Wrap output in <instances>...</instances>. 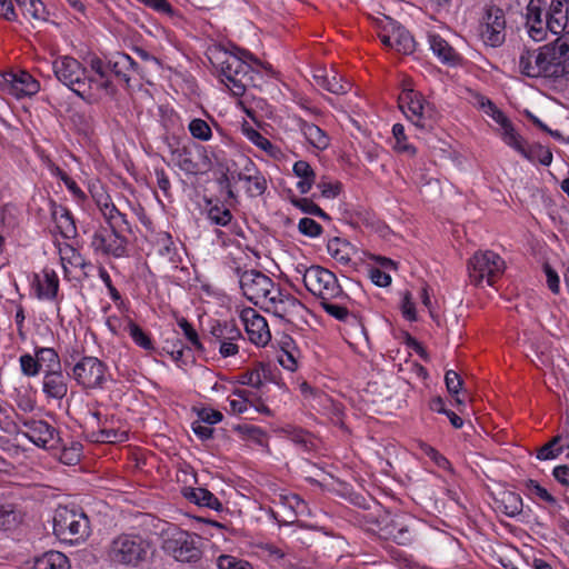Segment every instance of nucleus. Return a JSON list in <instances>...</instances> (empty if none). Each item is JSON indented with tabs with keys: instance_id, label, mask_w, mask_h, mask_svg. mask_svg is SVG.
Instances as JSON below:
<instances>
[{
	"instance_id": "nucleus-1",
	"label": "nucleus",
	"mask_w": 569,
	"mask_h": 569,
	"mask_svg": "<svg viewBox=\"0 0 569 569\" xmlns=\"http://www.w3.org/2000/svg\"><path fill=\"white\" fill-rule=\"evenodd\" d=\"M520 72L529 78L558 81L569 74V32H565L537 50H523L519 58Z\"/></svg>"
},
{
	"instance_id": "nucleus-2",
	"label": "nucleus",
	"mask_w": 569,
	"mask_h": 569,
	"mask_svg": "<svg viewBox=\"0 0 569 569\" xmlns=\"http://www.w3.org/2000/svg\"><path fill=\"white\" fill-rule=\"evenodd\" d=\"M151 548V541L141 535L120 533L110 541L107 556L117 566L141 568L149 561Z\"/></svg>"
},
{
	"instance_id": "nucleus-3",
	"label": "nucleus",
	"mask_w": 569,
	"mask_h": 569,
	"mask_svg": "<svg viewBox=\"0 0 569 569\" xmlns=\"http://www.w3.org/2000/svg\"><path fill=\"white\" fill-rule=\"evenodd\" d=\"M90 520L81 509L59 506L54 510L53 533L61 542L78 545L90 536Z\"/></svg>"
},
{
	"instance_id": "nucleus-4",
	"label": "nucleus",
	"mask_w": 569,
	"mask_h": 569,
	"mask_svg": "<svg viewBox=\"0 0 569 569\" xmlns=\"http://www.w3.org/2000/svg\"><path fill=\"white\" fill-rule=\"evenodd\" d=\"M306 289L321 301L349 300L333 272L320 267L311 266L302 274Z\"/></svg>"
},
{
	"instance_id": "nucleus-5",
	"label": "nucleus",
	"mask_w": 569,
	"mask_h": 569,
	"mask_svg": "<svg viewBox=\"0 0 569 569\" xmlns=\"http://www.w3.org/2000/svg\"><path fill=\"white\" fill-rule=\"evenodd\" d=\"M202 539L196 533L174 529L162 540L161 549L176 561L197 563L202 558Z\"/></svg>"
},
{
	"instance_id": "nucleus-6",
	"label": "nucleus",
	"mask_w": 569,
	"mask_h": 569,
	"mask_svg": "<svg viewBox=\"0 0 569 569\" xmlns=\"http://www.w3.org/2000/svg\"><path fill=\"white\" fill-rule=\"evenodd\" d=\"M52 68L60 82L81 99H86L91 89L90 83L94 82V79L87 76V69L77 59L63 56L53 62Z\"/></svg>"
},
{
	"instance_id": "nucleus-7",
	"label": "nucleus",
	"mask_w": 569,
	"mask_h": 569,
	"mask_svg": "<svg viewBox=\"0 0 569 569\" xmlns=\"http://www.w3.org/2000/svg\"><path fill=\"white\" fill-rule=\"evenodd\" d=\"M398 102L399 108L418 129L429 131L433 128V110L421 93L413 89H403Z\"/></svg>"
},
{
	"instance_id": "nucleus-8",
	"label": "nucleus",
	"mask_w": 569,
	"mask_h": 569,
	"mask_svg": "<svg viewBox=\"0 0 569 569\" xmlns=\"http://www.w3.org/2000/svg\"><path fill=\"white\" fill-rule=\"evenodd\" d=\"M398 102L399 108L418 129L429 131L433 128V110L421 93L413 89H403Z\"/></svg>"
},
{
	"instance_id": "nucleus-9",
	"label": "nucleus",
	"mask_w": 569,
	"mask_h": 569,
	"mask_svg": "<svg viewBox=\"0 0 569 569\" xmlns=\"http://www.w3.org/2000/svg\"><path fill=\"white\" fill-rule=\"evenodd\" d=\"M398 102L399 108L418 129L429 131L433 128V110L421 93L413 89H403Z\"/></svg>"
},
{
	"instance_id": "nucleus-10",
	"label": "nucleus",
	"mask_w": 569,
	"mask_h": 569,
	"mask_svg": "<svg viewBox=\"0 0 569 569\" xmlns=\"http://www.w3.org/2000/svg\"><path fill=\"white\" fill-rule=\"evenodd\" d=\"M469 277L471 281L479 286L483 279H487L489 286L496 282V279L505 270V261L501 257L491 251H479L470 258L468 263Z\"/></svg>"
},
{
	"instance_id": "nucleus-11",
	"label": "nucleus",
	"mask_w": 569,
	"mask_h": 569,
	"mask_svg": "<svg viewBox=\"0 0 569 569\" xmlns=\"http://www.w3.org/2000/svg\"><path fill=\"white\" fill-rule=\"evenodd\" d=\"M240 287L246 298L256 306H264L278 286L258 270H246L240 274Z\"/></svg>"
},
{
	"instance_id": "nucleus-12",
	"label": "nucleus",
	"mask_w": 569,
	"mask_h": 569,
	"mask_svg": "<svg viewBox=\"0 0 569 569\" xmlns=\"http://www.w3.org/2000/svg\"><path fill=\"white\" fill-rule=\"evenodd\" d=\"M107 366L96 357H82L71 367L70 377L83 389L102 388Z\"/></svg>"
},
{
	"instance_id": "nucleus-13",
	"label": "nucleus",
	"mask_w": 569,
	"mask_h": 569,
	"mask_svg": "<svg viewBox=\"0 0 569 569\" xmlns=\"http://www.w3.org/2000/svg\"><path fill=\"white\" fill-rule=\"evenodd\" d=\"M129 240L122 233H112L107 227H99L91 237L90 247L94 253L113 258L129 257Z\"/></svg>"
},
{
	"instance_id": "nucleus-14",
	"label": "nucleus",
	"mask_w": 569,
	"mask_h": 569,
	"mask_svg": "<svg viewBox=\"0 0 569 569\" xmlns=\"http://www.w3.org/2000/svg\"><path fill=\"white\" fill-rule=\"evenodd\" d=\"M17 433L47 450L56 449L60 443L58 431L44 420L23 419L20 421Z\"/></svg>"
},
{
	"instance_id": "nucleus-15",
	"label": "nucleus",
	"mask_w": 569,
	"mask_h": 569,
	"mask_svg": "<svg viewBox=\"0 0 569 569\" xmlns=\"http://www.w3.org/2000/svg\"><path fill=\"white\" fill-rule=\"evenodd\" d=\"M479 34L486 46L496 48L503 43L506 38V18L501 8L491 6L486 10L479 28Z\"/></svg>"
},
{
	"instance_id": "nucleus-16",
	"label": "nucleus",
	"mask_w": 569,
	"mask_h": 569,
	"mask_svg": "<svg viewBox=\"0 0 569 569\" xmlns=\"http://www.w3.org/2000/svg\"><path fill=\"white\" fill-rule=\"evenodd\" d=\"M383 526L379 527V535L385 539L393 540L400 546H408L413 541L416 521L407 515H395L382 520Z\"/></svg>"
},
{
	"instance_id": "nucleus-17",
	"label": "nucleus",
	"mask_w": 569,
	"mask_h": 569,
	"mask_svg": "<svg viewBox=\"0 0 569 569\" xmlns=\"http://www.w3.org/2000/svg\"><path fill=\"white\" fill-rule=\"evenodd\" d=\"M0 88L17 98H21L36 94L40 89V84L27 71H4L0 72Z\"/></svg>"
},
{
	"instance_id": "nucleus-18",
	"label": "nucleus",
	"mask_w": 569,
	"mask_h": 569,
	"mask_svg": "<svg viewBox=\"0 0 569 569\" xmlns=\"http://www.w3.org/2000/svg\"><path fill=\"white\" fill-rule=\"evenodd\" d=\"M249 340L257 346H266L270 338V331L267 320L257 313L253 309H246L241 313Z\"/></svg>"
},
{
	"instance_id": "nucleus-19",
	"label": "nucleus",
	"mask_w": 569,
	"mask_h": 569,
	"mask_svg": "<svg viewBox=\"0 0 569 569\" xmlns=\"http://www.w3.org/2000/svg\"><path fill=\"white\" fill-rule=\"evenodd\" d=\"M264 306L267 311H272L280 319H287L288 316L297 313L303 308L296 297L283 291L280 287L274 290Z\"/></svg>"
},
{
	"instance_id": "nucleus-20",
	"label": "nucleus",
	"mask_w": 569,
	"mask_h": 569,
	"mask_svg": "<svg viewBox=\"0 0 569 569\" xmlns=\"http://www.w3.org/2000/svg\"><path fill=\"white\" fill-rule=\"evenodd\" d=\"M221 74L224 79H247L253 82L254 74H259V72L254 71L252 66L243 60L242 57L228 56L221 62Z\"/></svg>"
},
{
	"instance_id": "nucleus-21",
	"label": "nucleus",
	"mask_w": 569,
	"mask_h": 569,
	"mask_svg": "<svg viewBox=\"0 0 569 569\" xmlns=\"http://www.w3.org/2000/svg\"><path fill=\"white\" fill-rule=\"evenodd\" d=\"M513 141L515 142H508L507 144L516 149L529 161H538L542 166H550V163L552 162V152L550 151L549 148L543 147L540 143L526 146L518 133L515 136Z\"/></svg>"
},
{
	"instance_id": "nucleus-22",
	"label": "nucleus",
	"mask_w": 569,
	"mask_h": 569,
	"mask_svg": "<svg viewBox=\"0 0 569 569\" xmlns=\"http://www.w3.org/2000/svg\"><path fill=\"white\" fill-rule=\"evenodd\" d=\"M565 2L567 0H551L546 11V27L558 37L566 32L568 23V9Z\"/></svg>"
},
{
	"instance_id": "nucleus-23",
	"label": "nucleus",
	"mask_w": 569,
	"mask_h": 569,
	"mask_svg": "<svg viewBox=\"0 0 569 569\" xmlns=\"http://www.w3.org/2000/svg\"><path fill=\"white\" fill-rule=\"evenodd\" d=\"M313 80L317 86L335 94H346L351 84L336 71L327 72L325 69H318L313 73Z\"/></svg>"
},
{
	"instance_id": "nucleus-24",
	"label": "nucleus",
	"mask_w": 569,
	"mask_h": 569,
	"mask_svg": "<svg viewBox=\"0 0 569 569\" xmlns=\"http://www.w3.org/2000/svg\"><path fill=\"white\" fill-rule=\"evenodd\" d=\"M100 211L108 224V229L111 230L112 233H122L126 232L131 233V224L127 219V216L122 213L112 202L100 203Z\"/></svg>"
},
{
	"instance_id": "nucleus-25",
	"label": "nucleus",
	"mask_w": 569,
	"mask_h": 569,
	"mask_svg": "<svg viewBox=\"0 0 569 569\" xmlns=\"http://www.w3.org/2000/svg\"><path fill=\"white\" fill-rule=\"evenodd\" d=\"M42 390L48 398L62 399L68 392L67 379L62 370L44 372Z\"/></svg>"
},
{
	"instance_id": "nucleus-26",
	"label": "nucleus",
	"mask_w": 569,
	"mask_h": 569,
	"mask_svg": "<svg viewBox=\"0 0 569 569\" xmlns=\"http://www.w3.org/2000/svg\"><path fill=\"white\" fill-rule=\"evenodd\" d=\"M327 250L329 254L339 263L348 266L352 257L357 254V248L347 239L335 237L328 241Z\"/></svg>"
},
{
	"instance_id": "nucleus-27",
	"label": "nucleus",
	"mask_w": 569,
	"mask_h": 569,
	"mask_svg": "<svg viewBox=\"0 0 569 569\" xmlns=\"http://www.w3.org/2000/svg\"><path fill=\"white\" fill-rule=\"evenodd\" d=\"M481 108L485 110V112L491 117L498 124H500L502 132V139L506 143L508 142H515V136L517 132L515 131V128L510 120L505 116V113L497 108V106L489 99L486 101L482 99L481 101Z\"/></svg>"
},
{
	"instance_id": "nucleus-28",
	"label": "nucleus",
	"mask_w": 569,
	"mask_h": 569,
	"mask_svg": "<svg viewBox=\"0 0 569 569\" xmlns=\"http://www.w3.org/2000/svg\"><path fill=\"white\" fill-rule=\"evenodd\" d=\"M51 214L60 229V233L66 239H71L77 234V227L71 212L62 206L51 204Z\"/></svg>"
},
{
	"instance_id": "nucleus-29",
	"label": "nucleus",
	"mask_w": 569,
	"mask_h": 569,
	"mask_svg": "<svg viewBox=\"0 0 569 569\" xmlns=\"http://www.w3.org/2000/svg\"><path fill=\"white\" fill-rule=\"evenodd\" d=\"M429 43L432 52L442 63L448 66L458 64L460 57L456 50L439 34H430Z\"/></svg>"
},
{
	"instance_id": "nucleus-30",
	"label": "nucleus",
	"mask_w": 569,
	"mask_h": 569,
	"mask_svg": "<svg viewBox=\"0 0 569 569\" xmlns=\"http://www.w3.org/2000/svg\"><path fill=\"white\" fill-rule=\"evenodd\" d=\"M183 496L186 499L198 506L208 507L217 511L222 509V503L219 499L206 488H186L183 490Z\"/></svg>"
},
{
	"instance_id": "nucleus-31",
	"label": "nucleus",
	"mask_w": 569,
	"mask_h": 569,
	"mask_svg": "<svg viewBox=\"0 0 569 569\" xmlns=\"http://www.w3.org/2000/svg\"><path fill=\"white\" fill-rule=\"evenodd\" d=\"M299 129L312 147L318 150H325L328 148L329 137L318 126L299 119Z\"/></svg>"
},
{
	"instance_id": "nucleus-32",
	"label": "nucleus",
	"mask_w": 569,
	"mask_h": 569,
	"mask_svg": "<svg viewBox=\"0 0 569 569\" xmlns=\"http://www.w3.org/2000/svg\"><path fill=\"white\" fill-rule=\"evenodd\" d=\"M31 569H70V562L60 551H48L34 559Z\"/></svg>"
},
{
	"instance_id": "nucleus-33",
	"label": "nucleus",
	"mask_w": 569,
	"mask_h": 569,
	"mask_svg": "<svg viewBox=\"0 0 569 569\" xmlns=\"http://www.w3.org/2000/svg\"><path fill=\"white\" fill-rule=\"evenodd\" d=\"M171 148V160L182 171L190 174H197L199 172V166L192 159L191 150L187 147Z\"/></svg>"
},
{
	"instance_id": "nucleus-34",
	"label": "nucleus",
	"mask_w": 569,
	"mask_h": 569,
	"mask_svg": "<svg viewBox=\"0 0 569 569\" xmlns=\"http://www.w3.org/2000/svg\"><path fill=\"white\" fill-rule=\"evenodd\" d=\"M391 40L393 49L403 54H410L415 51L416 42L410 32L401 26H393L391 30Z\"/></svg>"
},
{
	"instance_id": "nucleus-35",
	"label": "nucleus",
	"mask_w": 569,
	"mask_h": 569,
	"mask_svg": "<svg viewBox=\"0 0 569 569\" xmlns=\"http://www.w3.org/2000/svg\"><path fill=\"white\" fill-rule=\"evenodd\" d=\"M497 503L498 508L508 517L513 518L522 512V498L513 491H503Z\"/></svg>"
},
{
	"instance_id": "nucleus-36",
	"label": "nucleus",
	"mask_w": 569,
	"mask_h": 569,
	"mask_svg": "<svg viewBox=\"0 0 569 569\" xmlns=\"http://www.w3.org/2000/svg\"><path fill=\"white\" fill-rule=\"evenodd\" d=\"M36 356L39 361V366L43 372H50L61 369V361L58 352L53 348H37Z\"/></svg>"
},
{
	"instance_id": "nucleus-37",
	"label": "nucleus",
	"mask_w": 569,
	"mask_h": 569,
	"mask_svg": "<svg viewBox=\"0 0 569 569\" xmlns=\"http://www.w3.org/2000/svg\"><path fill=\"white\" fill-rule=\"evenodd\" d=\"M269 373V369L263 363H259L256 368L243 372L239 377V383L261 389L263 381L268 379Z\"/></svg>"
},
{
	"instance_id": "nucleus-38",
	"label": "nucleus",
	"mask_w": 569,
	"mask_h": 569,
	"mask_svg": "<svg viewBox=\"0 0 569 569\" xmlns=\"http://www.w3.org/2000/svg\"><path fill=\"white\" fill-rule=\"evenodd\" d=\"M21 520V513L14 505L0 502V530L14 529Z\"/></svg>"
},
{
	"instance_id": "nucleus-39",
	"label": "nucleus",
	"mask_w": 569,
	"mask_h": 569,
	"mask_svg": "<svg viewBox=\"0 0 569 569\" xmlns=\"http://www.w3.org/2000/svg\"><path fill=\"white\" fill-rule=\"evenodd\" d=\"M546 8L545 0H530L527 6V24H546Z\"/></svg>"
},
{
	"instance_id": "nucleus-40",
	"label": "nucleus",
	"mask_w": 569,
	"mask_h": 569,
	"mask_svg": "<svg viewBox=\"0 0 569 569\" xmlns=\"http://www.w3.org/2000/svg\"><path fill=\"white\" fill-rule=\"evenodd\" d=\"M59 290V279L54 271L46 272L44 280L38 286V297L46 299H54Z\"/></svg>"
},
{
	"instance_id": "nucleus-41",
	"label": "nucleus",
	"mask_w": 569,
	"mask_h": 569,
	"mask_svg": "<svg viewBox=\"0 0 569 569\" xmlns=\"http://www.w3.org/2000/svg\"><path fill=\"white\" fill-rule=\"evenodd\" d=\"M17 4L23 14H28L36 20H46L47 10L41 0H17Z\"/></svg>"
},
{
	"instance_id": "nucleus-42",
	"label": "nucleus",
	"mask_w": 569,
	"mask_h": 569,
	"mask_svg": "<svg viewBox=\"0 0 569 569\" xmlns=\"http://www.w3.org/2000/svg\"><path fill=\"white\" fill-rule=\"evenodd\" d=\"M343 301L345 300H337V302H333V300L321 301L320 305L328 315L339 321H348L350 317L356 319L353 315L349 313L348 308L345 306Z\"/></svg>"
},
{
	"instance_id": "nucleus-43",
	"label": "nucleus",
	"mask_w": 569,
	"mask_h": 569,
	"mask_svg": "<svg viewBox=\"0 0 569 569\" xmlns=\"http://www.w3.org/2000/svg\"><path fill=\"white\" fill-rule=\"evenodd\" d=\"M94 437V441L97 442H121L124 441L128 438V435L126 431H120L114 428H100L97 432H93L92 435Z\"/></svg>"
},
{
	"instance_id": "nucleus-44",
	"label": "nucleus",
	"mask_w": 569,
	"mask_h": 569,
	"mask_svg": "<svg viewBox=\"0 0 569 569\" xmlns=\"http://www.w3.org/2000/svg\"><path fill=\"white\" fill-rule=\"evenodd\" d=\"M208 219L217 226L227 227L231 223L232 213L224 206L214 204L208 209Z\"/></svg>"
},
{
	"instance_id": "nucleus-45",
	"label": "nucleus",
	"mask_w": 569,
	"mask_h": 569,
	"mask_svg": "<svg viewBox=\"0 0 569 569\" xmlns=\"http://www.w3.org/2000/svg\"><path fill=\"white\" fill-rule=\"evenodd\" d=\"M560 441V436L553 437L549 442L538 449L537 458L539 460H550L558 457L563 451Z\"/></svg>"
},
{
	"instance_id": "nucleus-46",
	"label": "nucleus",
	"mask_w": 569,
	"mask_h": 569,
	"mask_svg": "<svg viewBox=\"0 0 569 569\" xmlns=\"http://www.w3.org/2000/svg\"><path fill=\"white\" fill-rule=\"evenodd\" d=\"M392 133L396 139L395 149L398 152H405L413 156L416 153V148L407 142V137L405 134V127L401 123H396L392 127Z\"/></svg>"
},
{
	"instance_id": "nucleus-47",
	"label": "nucleus",
	"mask_w": 569,
	"mask_h": 569,
	"mask_svg": "<svg viewBox=\"0 0 569 569\" xmlns=\"http://www.w3.org/2000/svg\"><path fill=\"white\" fill-rule=\"evenodd\" d=\"M292 203L295 207L299 208L302 212L319 217L323 220H330V217L327 212H325L318 204H316L312 199L309 198H300L293 199Z\"/></svg>"
},
{
	"instance_id": "nucleus-48",
	"label": "nucleus",
	"mask_w": 569,
	"mask_h": 569,
	"mask_svg": "<svg viewBox=\"0 0 569 569\" xmlns=\"http://www.w3.org/2000/svg\"><path fill=\"white\" fill-rule=\"evenodd\" d=\"M127 330H128L130 337L132 338V340L139 347H141L146 350H150L153 348L150 337L136 322L129 321L127 325Z\"/></svg>"
},
{
	"instance_id": "nucleus-49",
	"label": "nucleus",
	"mask_w": 569,
	"mask_h": 569,
	"mask_svg": "<svg viewBox=\"0 0 569 569\" xmlns=\"http://www.w3.org/2000/svg\"><path fill=\"white\" fill-rule=\"evenodd\" d=\"M189 131L193 138L201 141H208L212 136L211 128L208 122L199 118L190 121Z\"/></svg>"
},
{
	"instance_id": "nucleus-50",
	"label": "nucleus",
	"mask_w": 569,
	"mask_h": 569,
	"mask_svg": "<svg viewBox=\"0 0 569 569\" xmlns=\"http://www.w3.org/2000/svg\"><path fill=\"white\" fill-rule=\"evenodd\" d=\"M525 488L529 492L539 497L545 502H547L551 506H557V503H558L557 499L550 492H548V490L546 488L541 487L536 480H532V479L526 480Z\"/></svg>"
},
{
	"instance_id": "nucleus-51",
	"label": "nucleus",
	"mask_w": 569,
	"mask_h": 569,
	"mask_svg": "<svg viewBox=\"0 0 569 569\" xmlns=\"http://www.w3.org/2000/svg\"><path fill=\"white\" fill-rule=\"evenodd\" d=\"M267 189L266 178L258 171H254L251 179H248L247 193L249 197H259Z\"/></svg>"
},
{
	"instance_id": "nucleus-52",
	"label": "nucleus",
	"mask_w": 569,
	"mask_h": 569,
	"mask_svg": "<svg viewBox=\"0 0 569 569\" xmlns=\"http://www.w3.org/2000/svg\"><path fill=\"white\" fill-rule=\"evenodd\" d=\"M19 361H20L21 371L27 377H34L41 371V368L39 366V361H38V358L36 355L33 357L29 353H24L20 357Z\"/></svg>"
},
{
	"instance_id": "nucleus-53",
	"label": "nucleus",
	"mask_w": 569,
	"mask_h": 569,
	"mask_svg": "<svg viewBox=\"0 0 569 569\" xmlns=\"http://www.w3.org/2000/svg\"><path fill=\"white\" fill-rule=\"evenodd\" d=\"M178 326L183 331V335L188 339V341L199 351L203 350V345L201 343L197 331L193 329L192 325L184 318L178 320Z\"/></svg>"
},
{
	"instance_id": "nucleus-54",
	"label": "nucleus",
	"mask_w": 569,
	"mask_h": 569,
	"mask_svg": "<svg viewBox=\"0 0 569 569\" xmlns=\"http://www.w3.org/2000/svg\"><path fill=\"white\" fill-rule=\"evenodd\" d=\"M217 565L219 569H252L248 561L228 555L220 556Z\"/></svg>"
},
{
	"instance_id": "nucleus-55",
	"label": "nucleus",
	"mask_w": 569,
	"mask_h": 569,
	"mask_svg": "<svg viewBox=\"0 0 569 569\" xmlns=\"http://www.w3.org/2000/svg\"><path fill=\"white\" fill-rule=\"evenodd\" d=\"M445 383L448 392L456 397L462 390L463 380L457 371L448 370L445 375Z\"/></svg>"
},
{
	"instance_id": "nucleus-56",
	"label": "nucleus",
	"mask_w": 569,
	"mask_h": 569,
	"mask_svg": "<svg viewBox=\"0 0 569 569\" xmlns=\"http://www.w3.org/2000/svg\"><path fill=\"white\" fill-rule=\"evenodd\" d=\"M126 60L121 53H117L113 60H110V73H113L118 79L129 83L130 77L128 70L124 67Z\"/></svg>"
},
{
	"instance_id": "nucleus-57",
	"label": "nucleus",
	"mask_w": 569,
	"mask_h": 569,
	"mask_svg": "<svg viewBox=\"0 0 569 569\" xmlns=\"http://www.w3.org/2000/svg\"><path fill=\"white\" fill-rule=\"evenodd\" d=\"M197 412L198 421L208 425H214L222 420L223 416L220 411L212 408H193Z\"/></svg>"
},
{
	"instance_id": "nucleus-58",
	"label": "nucleus",
	"mask_w": 569,
	"mask_h": 569,
	"mask_svg": "<svg viewBox=\"0 0 569 569\" xmlns=\"http://www.w3.org/2000/svg\"><path fill=\"white\" fill-rule=\"evenodd\" d=\"M234 430L257 441L259 445H262L266 439V433L259 427L252 425H238L234 427Z\"/></svg>"
},
{
	"instance_id": "nucleus-59",
	"label": "nucleus",
	"mask_w": 569,
	"mask_h": 569,
	"mask_svg": "<svg viewBox=\"0 0 569 569\" xmlns=\"http://www.w3.org/2000/svg\"><path fill=\"white\" fill-rule=\"evenodd\" d=\"M298 229L302 234L311 238L318 237L322 232V227L311 218L300 219Z\"/></svg>"
},
{
	"instance_id": "nucleus-60",
	"label": "nucleus",
	"mask_w": 569,
	"mask_h": 569,
	"mask_svg": "<svg viewBox=\"0 0 569 569\" xmlns=\"http://www.w3.org/2000/svg\"><path fill=\"white\" fill-rule=\"evenodd\" d=\"M89 66L92 71H94L100 79H107L110 76V61L104 62L97 56H93L89 60Z\"/></svg>"
},
{
	"instance_id": "nucleus-61",
	"label": "nucleus",
	"mask_w": 569,
	"mask_h": 569,
	"mask_svg": "<svg viewBox=\"0 0 569 569\" xmlns=\"http://www.w3.org/2000/svg\"><path fill=\"white\" fill-rule=\"evenodd\" d=\"M246 136L251 142L264 151L272 148V143L253 128L246 129Z\"/></svg>"
},
{
	"instance_id": "nucleus-62",
	"label": "nucleus",
	"mask_w": 569,
	"mask_h": 569,
	"mask_svg": "<svg viewBox=\"0 0 569 569\" xmlns=\"http://www.w3.org/2000/svg\"><path fill=\"white\" fill-rule=\"evenodd\" d=\"M401 310L403 317L409 321L417 320L416 306L412 301V296L409 291H407L402 299Z\"/></svg>"
},
{
	"instance_id": "nucleus-63",
	"label": "nucleus",
	"mask_w": 569,
	"mask_h": 569,
	"mask_svg": "<svg viewBox=\"0 0 569 569\" xmlns=\"http://www.w3.org/2000/svg\"><path fill=\"white\" fill-rule=\"evenodd\" d=\"M61 180L64 182L68 190L79 200H86L87 196L86 193L79 188L77 182L70 178L66 172L59 171Z\"/></svg>"
},
{
	"instance_id": "nucleus-64",
	"label": "nucleus",
	"mask_w": 569,
	"mask_h": 569,
	"mask_svg": "<svg viewBox=\"0 0 569 569\" xmlns=\"http://www.w3.org/2000/svg\"><path fill=\"white\" fill-rule=\"evenodd\" d=\"M80 443H73L71 448L62 450L60 459L67 465H74L80 459Z\"/></svg>"
}]
</instances>
